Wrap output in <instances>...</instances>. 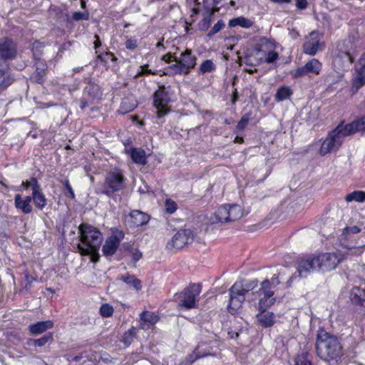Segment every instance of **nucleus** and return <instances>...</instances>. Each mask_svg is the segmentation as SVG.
I'll list each match as a JSON object with an SVG mask.
<instances>
[{
	"label": "nucleus",
	"instance_id": "f257e3e1",
	"mask_svg": "<svg viewBox=\"0 0 365 365\" xmlns=\"http://www.w3.org/2000/svg\"><path fill=\"white\" fill-rule=\"evenodd\" d=\"M344 260L339 252L320 253L317 256L302 258L298 262V272L300 277H307L313 271L329 272L334 269Z\"/></svg>",
	"mask_w": 365,
	"mask_h": 365
},
{
	"label": "nucleus",
	"instance_id": "f03ea898",
	"mask_svg": "<svg viewBox=\"0 0 365 365\" xmlns=\"http://www.w3.org/2000/svg\"><path fill=\"white\" fill-rule=\"evenodd\" d=\"M78 230L81 242L78 245V249L81 255H91L92 261L96 262L99 257L97 252L103 241L101 232L86 223L80 225Z\"/></svg>",
	"mask_w": 365,
	"mask_h": 365
},
{
	"label": "nucleus",
	"instance_id": "7ed1b4c3",
	"mask_svg": "<svg viewBox=\"0 0 365 365\" xmlns=\"http://www.w3.org/2000/svg\"><path fill=\"white\" fill-rule=\"evenodd\" d=\"M315 346L317 355L323 360L336 359L341 356L342 347L338 338L327 331L318 333Z\"/></svg>",
	"mask_w": 365,
	"mask_h": 365
},
{
	"label": "nucleus",
	"instance_id": "20e7f679",
	"mask_svg": "<svg viewBox=\"0 0 365 365\" xmlns=\"http://www.w3.org/2000/svg\"><path fill=\"white\" fill-rule=\"evenodd\" d=\"M274 50L275 44L272 40L264 36L253 38L252 57H255L259 63L275 62L279 58V53Z\"/></svg>",
	"mask_w": 365,
	"mask_h": 365
},
{
	"label": "nucleus",
	"instance_id": "39448f33",
	"mask_svg": "<svg viewBox=\"0 0 365 365\" xmlns=\"http://www.w3.org/2000/svg\"><path fill=\"white\" fill-rule=\"evenodd\" d=\"M243 212L237 205H225L217 208L207 217V221L211 225L227 223L236 221L242 217Z\"/></svg>",
	"mask_w": 365,
	"mask_h": 365
},
{
	"label": "nucleus",
	"instance_id": "423d86ee",
	"mask_svg": "<svg viewBox=\"0 0 365 365\" xmlns=\"http://www.w3.org/2000/svg\"><path fill=\"white\" fill-rule=\"evenodd\" d=\"M250 290V284L248 282L239 281L235 282L230 289V299L227 309L230 313L234 314L242 307L245 300V294Z\"/></svg>",
	"mask_w": 365,
	"mask_h": 365
},
{
	"label": "nucleus",
	"instance_id": "0eeeda50",
	"mask_svg": "<svg viewBox=\"0 0 365 365\" xmlns=\"http://www.w3.org/2000/svg\"><path fill=\"white\" fill-rule=\"evenodd\" d=\"M125 178L122 171L115 170L108 172L105 178L101 192L112 197L115 192L125 188Z\"/></svg>",
	"mask_w": 365,
	"mask_h": 365
},
{
	"label": "nucleus",
	"instance_id": "6e6552de",
	"mask_svg": "<svg viewBox=\"0 0 365 365\" xmlns=\"http://www.w3.org/2000/svg\"><path fill=\"white\" fill-rule=\"evenodd\" d=\"M195 234L190 229L180 230L167 242L166 247L170 250L180 249L185 245L192 243Z\"/></svg>",
	"mask_w": 365,
	"mask_h": 365
},
{
	"label": "nucleus",
	"instance_id": "1a4fd4ad",
	"mask_svg": "<svg viewBox=\"0 0 365 365\" xmlns=\"http://www.w3.org/2000/svg\"><path fill=\"white\" fill-rule=\"evenodd\" d=\"M201 292V286L199 284H192L186 287L181 293L182 299L178 304L179 308L191 309L195 307L196 298Z\"/></svg>",
	"mask_w": 365,
	"mask_h": 365
},
{
	"label": "nucleus",
	"instance_id": "9d476101",
	"mask_svg": "<svg viewBox=\"0 0 365 365\" xmlns=\"http://www.w3.org/2000/svg\"><path fill=\"white\" fill-rule=\"evenodd\" d=\"M175 62L172 66L175 72L187 73L196 65V57L192 54L190 49H186L180 58H175Z\"/></svg>",
	"mask_w": 365,
	"mask_h": 365
},
{
	"label": "nucleus",
	"instance_id": "9b49d317",
	"mask_svg": "<svg viewBox=\"0 0 365 365\" xmlns=\"http://www.w3.org/2000/svg\"><path fill=\"white\" fill-rule=\"evenodd\" d=\"M170 101L168 93L165 86H160L154 94L153 104L157 109V115L158 118L163 117L169 112L168 103Z\"/></svg>",
	"mask_w": 365,
	"mask_h": 365
},
{
	"label": "nucleus",
	"instance_id": "f8f14e48",
	"mask_svg": "<svg viewBox=\"0 0 365 365\" xmlns=\"http://www.w3.org/2000/svg\"><path fill=\"white\" fill-rule=\"evenodd\" d=\"M322 38V35L318 31H312L305 38L303 51L306 54L314 56L319 50L322 49V43H320Z\"/></svg>",
	"mask_w": 365,
	"mask_h": 365
},
{
	"label": "nucleus",
	"instance_id": "ddd939ff",
	"mask_svg": "<svg viewBox=\"0 0 365 365\" xmlns=\"http://www.w3.org/2000/svg\"><path fill=\"white\" fill-rule=\"evenodd\" d=\"M322 63L316 58L309 61L304 66L298 68L294 73L295 78L302 77L309 73L319 74L322 70Z\"/></svg>",
	"mask_w": 365,
	"mask_h": 365
},
{
	"label": "nucleus",
	"instance_id": "4468645a",
	"mask_svg": "<svg viewBox=\"0 0 365 365\" xmlns=\"http://www.w3.org/2000/svg\"><path fill=\"white\" fill-rule=\"evenodd\" d=\"M16 55V46L7 37L0 38V56L4 59H11Z\"/></svg>",
	"mask_w": 365,
	"mask_h": 365
},
{
	"label": "nucleus",
	"instance_id": "2eb2a0df",
	"mask_svg": "<svg viewBox=\"0 0 365 365\" xmlns=\"http://www.w3.org/2000/svg\"><path fill=\"white\" fill-rule=\"evenodd\" d=\"M86 86L83 89V95L88 98V101H93L101 96V91L98 83L94 79H86Z\"/></svg>",
	"mask_w": 365,
	"mask_h": 365
},
{
	"label": "nucleus",
	"instance_id": "dca6fc26",
	"mask_svg": "<svg viewBox=\"0 0 365 365\" xmlns=\"http://www.w3.org/2000/svg\"><path fill=\"white\" fill-rule=\"evenodd\" d=\"M257 322L264 328L272 327L275 323V316L274 313L267 310H259V313L256 316Z\"/></svg>",
	"mask_w": 365,
	"mask_h": 365
},
{
	"label": "nucleus",
	"instance_id": "f3484780",
	"mask_svg": "<svg viewBox=\"0 0 365 365\" xmlns=\"http://www.w3.org/2000/svg\"><path fill=\"white\" fill-rule=\"evenodd\" d=\"M359 68L356 69L357 75L354 80V86L359 89L365 84V53L359 59Z\"/></svg>",
	"mask_w": 365,
	"mask_h": 365
},
{
	"label": "nucleus",
	"instance_id": "a211bd4d",
	"mask_svg": "<svg viewBox=\"0 0 365 365\" xmlns=\"http://www.w3.org/2000/svg\"><path fill=\"white\" fill-rule=\"evenodd\" d=\"M338 126L346 136H349L357 131L363 130L365 127V123L362 120H359L346 125H339Z\"/></svg>",
	"mask_w": 365,
	"mask_h": 365
},
{
	"label": "nucleus",
	"instance_id": "6ab92c4d",
	"mask_svg": "<svg viewBox=\"0 0 365 365\" xmlns=\"http://www.w3.org/2000/svg\"><path fill=\"white\" fill-rule=\"evenodd\" d=\"M140 324L142 329H147L150 326L156 324L159 320V317L158 315H156L153 312L148 311H145L142 312L140 315Z\"/></svg>",
	"mask_w": 365,
	"mask_h": 365
},
{
	"label": "nucleus",
	"instance_id": "aec40b11",
	"mask_svg": "<svg viewBox=\"0 0 365 365\" xmlns=\"http://www.w3.org/2000/svg\"><path fill=\"white\" fill-rule=\"evenodd\" d=\"M13 82V78L8 72V65L0 63V91L7 88Z\"/></svg>",
	"mask_w": 365,
	"mask_h": 365
},
{
	"label": "nucleus",
	"instance_id": "412c9836",
	"mask_svg": "<svg viewBox=\"0 0 365 365\" xmlns=\"http://www.w3.org/2000/svg\"><path fill=\"white\" fill-rule=\"evenodd\" d=\"M339 145L336 144L335 140L331 135L330 133L328 134L327 138L324 140L320 148V154L322 155H325L327 153H329L333 151H336L339 148Z\"/></svg>",
	"mask_w": 365,
	"mask_h": 365
},
{
	"label": "nucleus",
	"instance_id": "4be33fe9",
	"mask_svg": "<svg viewBox=\"0 0 365 365\" xmlns=\"http://www.w3.org/2000/svg\"><path fill=\"white\" fill-rule=\"evenodd\" d=\"M354 62V58L349 51L339 50V53L334 57L333 63L334 66H339L344 67L346 63L351 64Z\"/></svg>",
	"mask_w": 365,
	"mask_h": 365
},
{
	"label": "nucleus",
	"instance_id": "5701e85b",
	"mask_svg": "<svg viewBox=\"0 0 365 365\" xmlns=\"http://www.w3.org/2000/svg\"><path fill=\"white\" fill-rule=\"evenodd\" d=\"M53 327V323L51 320L38 322L29 326V331L32 334H40Z\"/></svg>",
	"mask_w": 365,
	"mask_h": 365
},
{
	"label": "nucleus",
	"instance_id": "b1692460",
	"mask_svg": "<svg viewBox=\"0 0 365 365\" xmlns=\"http://www.w3.org/2000/svg\"><path fill=\"white\" fill-rule=\"evenodd\" d=\"M119 245V240L115 236L110 237L103 246V252L106 256L113 255Z\"/></svg>",
	"mask_w": 365,
	"mask_h": 365
},
{
	"label": "nucleus",
	"instance_id": "393cba45",
	"mask_svg": "<svg viewBox=\"0 0 365 365\" xmlns=\"http://www.w3.org/2000/svg\"><path fill=\"white\" fill-rule=\"evenodd\" d=\"M130 220L133 226L139 227L148 222L149 216L139 210H133L130 213Z\"/></svg>",
	"mask_w": 365,
	"mask_h": 365
},
{
	"label": "nucleus",
	"instance_id": "a878e982",
	"mask_svg": "<svg viewBox=\"0 0 365 365\" xmlns=\"http://www.w3.org/2000/svg\"><path fill=\"white\" fill-rule=\"evenodd\" d=\"M351 300L354 304H359L365 302V289L355 287L351 289Z\"/></svg>",
	"mask_w": 365,
	"mask_h": 365
},
{
	"label": "nucleus",
	"instance_id": "bb28decb",
	"mask_svg": "<svg viewBox=\"0 0 365 365\" xmlns=\"http://www.w3.org/2000/svg\"><path fill=\"white\" fill-rule=\"evenodd\" d=\"M32 198L36 207L42 210L46 205L47 200L42 190L32 193Z\"/></svg>",
	"mask_w": 365,
	"mask_h": 365
},
{
	"label": "nucleus",
	"instance_id": "cd10ccee",
	"mask_svg": "<svg viewBox=\"0 0 365 365\" xmlns=\"http://www.w3.org/2000/svg\"><path fill=\"white\" fill-rule=\"evenodd\" d=\"M130 158L133 162L136 163L143 165L146 162L145 153L141 149H132L130 151Z\"/></svg>",
	"mask_w": 365,
	"mask_h": 365
},
{
	"label": "nucleus",
	"instance_id": "c85d7f7f",
	"mask_svg": "<svg viewBox=\"0 0 365 365\" xmlns=\"http://www.w3.org/2000/svg\"><path fill=\"white\" fill-rule=\"evenodd\" d=\"M14 200L16 208L21 210L24 213L26 214L31 212L32 207L31 204L24 202L19 194L15 196Z\"/></svg>",
	"mask_w": 365,
	"mask_h": 365
},
{
	"label": "nucleus",
	"instance_id": "c756f323",
	"mask_svg": "<svg viewBox=\"0 0 365 365\" xmlns=\"http://www.w3.org/2000/svg\"><path fill=\"white\" fill-rule=\"evenodd\" d=\"M345 200L347 202L352 201L362 202L365 200V192L361 190L351 192L346 195Z\"/></svg>",
	"mask_w": 365,
	"mask_h": 365
},
{
	"label": "nucleus",
	"instance_id": "7c9ffc66",
	"mask_svg": "<svg viewBox=\"0 0 365 365\" xmlns=\"http://www.w3.org/2000/svg\"><path fill=\"white\" fill-rule=\"evenodd\" d=\"M294 365H312L309 353L303 351L297 354L294 359Z\"/></svg>",
	"mask_w": 365,
	"mask_h": 365
},
{
	"label": "nucleus",
	"instance_id": "2f4dec72",
	"mask_svg": "<svg viewBox=\"0 0 365 365\" xmlns=\"http://www.w3.org/2000/svg\"><path fill=\"white\" fill-rule=\"evenodd\" d=\"M292 94L291 88L288 86H282L277 89L275 93V99L282 101L288 98Z\"/></svg>",
	"mask_w": 365,
	"mask_h": 365
},
{
	"label": "nucleus",
	"instance_id": "473e14b6",
	"mask_svg": "<svg viewBox=\"0 0 365 365\" xmlns=\"http://www.w3.org/2000/svg\"><path fill=\"white\" fill-rule=\"evenodd\" d=\"M120 279L132 286L137 291L141 289V282L133 275L122 276Z\"/></svg>",
	"mask_w": 365,
	"mask_h": 365
},
{
	"label": "nucleus",
	"instance_id": "72a5a7b5",
	"mask_svg": "<svg viewBox=\"0 0 365 365\" xmlns=\"http://www.w3.org/2000/svg\"><path fill=\"white\" fill-rule=\"evenodd\" d=\"M336 142L337 145H341L344 138L346 136L341 129L337 126L334 130L329 133Z\"/></svg>",
	"mask_w": 365,
	"mask_h": 365
},
{
	"label": "nucleus",
	"instance_id": "f704fd0d",
	"mask_svg": "<svg viewBox=\"0 0 365 365\" xmlns=\"http://www.w3.org/2000/svg\"><path fill=\"white\" fill-rule=\"evenodd\" d=\"M237 25L242 27L249 28L251 26V22L248 19H245L244 17H238L236 19H231L229 22V26L231 27Z\"/></svg>",
	"mask_w": 365,
	"mask_h": 365
},
{
	"label": "nucleus",
	"instance_id": "c9c22d12",
	"mask_svg": "<svg viewBox=\"0 0 365 365\" xmlns=\"http://www.w3.org/2000/svg\"><path fill=\"white\" fill-rule=\"evenodd\" d=\"M136 334V329L134 327H132L131 329H128L127 331H125L123 336V342L125 345H130L131 341H133V338L135 337Z\"/></svg>",
	"mask_w": 365,
	"mask_h": 365
},
{
	"label": "nucleus",
	"instance_id": "e433bc0d",
	"mask_svg": "<svg viewBox=\"0 0 365 365\" xmlns=\"http://www.w3.org/2000/svg\"><path fill=\"white\" fill-rule=\"evenodd\" d=\"M275 302V299H268L263 297L259 302V310H267L268 307L272 306Z\"/></svg>",
	"mask_w": 365,
	"mask_h": 365
},
{
	"label": "nucleus",
	"instance_id": "4c0bfd02",
	"mask_svg": "<svg viewBox=\"0 0 365 365\" xmlns=\"http://www.w3.org/2000/svg\"><path fill=\"white\" fill-rule=\"evenodd\" d=\"M343 76L341 72L334 71L326 76L325 81L329 83H336L339 81Z\"/></svg>",
	"mask_w": 365,
	"mask_h": 365
},
{
	"label": "nucleus",
	"instance_id": "58836bf2",
	"mask_svg": "<svg viewBox=\"0 0 365 365\" xmlns=\"http://www.w3.org/2000/svg\"><path fill=\"white\" fill-rule=\"evenodd\" d=\"M53 340L52 334H48L45 336H43L42 338L33 340L32 344L36 346H43L46 344H47L49 341H51Z\"/></svg>",
	"mask_w": 365,
	"mask_h": 365
},
{
	"label": "nucleus",
	"instance_id": "ea45409f",
	"mask_svg": "<svg viewBox=\"0 0 365 365\" xmlns=\"http://www.w3.org/2000/svg\"><path fill=\"white\" fill-rule=\"evenodd\" d=\"M215 68V65L211 60L205 61L200 66V70L202 73L211 72Z\"/></svg>",
	"mask_w": 365,
	"mask_h": 365
},
{
	"label": "nucleus",
	"instance_id": "a19ab883",
	"mask_svg": "<svg viewBox=\"0 0 365 365\" xmlns=\"http://www.w3.org/2000/svg\"><path fill=\"white\" fill-rule=\"evenodd\" d=\"M100 313L103 317H109L113 313V308L108 304H104L100 308Z\"/></svg>",
	"mask_w": 365,
	"mask_h": 365
},
{
	"label": "nucleus",
	"instance_id": "79ce46f5",
	"mask_svg": "<svg viewBox=\"0 0 365 365\" xmlns=\"http://www.w3.org/2000/svg\"><path fill=\"white\" fill-rule=\"evenodd\" d=\"M42 48H43V45H42V43H41L39 42H35L33 45V47H32L33 54H34V58L38 61L40 60L41 56L42 54Z\"/></svg>",
	"mask_w": 365,
	"mask_h": 365
},
{
	"label": "nucleus",
	"instance_id": "37998d69",
	"mask_svg": "<svg viewBox=\"0 0 365 365\" xmlns=\"http://www.w3.org/2000/svg\"><path fill=\"white\" fill-rule=\"evenodd\" d=\"M45 65L41 62L38 61L36 65V72L38 76V78L36 79V81L38 83H41L43 81L42 76L45 74Z\"/></svg>",
	"mask_w": 365,
	"mask_h": 365
},
{
	"label": "nucleus",
	"instance_id": "c03bdc74",
	"mask_svg": "<svg viewBox=\"0 0 365 365\" xmlns=\"http://www.w3.org/2000/svg\"><path fill=\"white\" fill-rule=\"evenodd\" d=\"M165 206L166 212L170 214L174 213L177 210V204L171 200H167Z\"/></svg>",
	"mask_w": 365,
	"mask_h": 365
},
{
	"label": "nucleus",
	"instance_id": "a18cd8bd",
	"mask_svg": "<svg viewBox=\"0 0 365 365\" xmlns=\"http://www.w3.org/2000/svg\"><path fill=\"white\" fill-rule=\"evenodd\" d=\"M225 24L222 20H219L212 28V29L208 33L209 36H212L219 32L223 27Z\"/></svg>",
	"mask_w": 365,
	"mask_h": 365
},
{
	"label": "nucleus",
	"instance_id": "49530a36",
	"mask_svg": "<svg viewBox=\"0 0 365 365\" xmlns=\"http://www.w3.org/2000/svg\"><path fill=\"white\" fill-rule=\"evenodd\" d=\"M29 185L32 190V193L41 190L40 185L38 184L36 178H31L29 180Z\"/></svg>",
	"mask_w": 365,
	"mask_h": 365
},
{
	"label": "nucleus",
	"instance_id": "de8ad7c7",
	"mask_svg": "<svg viewBox=\"0 0 365 365\" xmlns=\"http://www.w3.org/2000/svg\"><path fill=\"white\" fill-rule=\"evenodd\" d=\"M35 280V278L31 276L28 272H24V282L25 289H29L31 287V283Z\"/></svg>",
	"mask_w": 365,
	"mask_h": 365
},
{
	"label": "nucleus",
	"instance_id": "09e8293b",
	"mask_svg": "<svg viewBox=\"0 0 365 365\" xmlns=\"http://www.w3.org/2000/svg\"><path fill=\"white\" fill-rule=\"evenodd\" d=\"M154 73H153L151 70L148 69V65H143V66H140L139 67V70L137 73V75L138 76H144V75L154 74Z\"/></svg>",
	"mask_w": 365,
	"mask_h": 365
},
{
	"label": "nucleus",
	"instance_id": "8fccbe9b",
	"mask_svg": "<svg viewBox=\"0 0 365 365\" xmlns=\"http://www.w3.org/2000/svg\"><path fill=\"white\" fill-rule=\"evenodd\" d=\"M211 15H212V14L210 15L209 17L205 18L204 19H202L200 21V23L199 24L200 28L202 31H206L209 28L210 24Z\"/></svg>",
	"mask_w": 365,
	"mask_h": 365
},
{
	"label": "nucleus",
	"instance_id": "3c124183",
	"mask_svg": "<svg viewBox=\"0 0 365 365\" xmlns=\"http://www.w3.org/2000/svg\"><path fill=\"white\" fill-rule=\"evenodd\" d=\"M73 19L75 21H80L83 19L86 20L88 19V14L87 13L77 11L73 14Z\"/></svg>",
	"mask_w": 365,
	"mask_h": 365
},
{
	"label": "nucleus",
	"instance_id": "603ef678",
	"mask_svg": "<svg viewBox=\"0 0 365 365\" xmlns=\"http://www.w3.org/2000/svg\"><path fill=\"white\" fill-rule=\"evenodd\" d=\"M361 232V229L358 226L346 227L344 229V233L356 234Z\"/></svg>",
	"mask_w": 365,
	"mask_h": 365
},
{
	"label": "nucleus",
	"instance_id": "864d4df0",
	"mask_svg": "<svg viewBox=\"0 0 365 365\" xmlns=\"http://www.w3.org/2000/svg\"><path fill=\"white\" fill-rule=\"evenodd\" d=\"M296 6L299 10L305 9L308 6L307 0H295Z\"/></svg>",
	"mask_w": 365,
	"mask_h": 365
},
{
	"label": "nucleus",
	"instance_id": "5fc2aeb1",
	"mask_svg": "<svg viewBox=\"0 0 365 365\" xmlns=\"http://www.w3.org/2000/svg\"><path fill=\"white\" fill-rule=\"evenodd\" d=\"M249 118L246 115L243 116L241 120L238 123L237 128L240 130L243 129L248 123Z\"/></svg>",
	"mask_w": 365,
	"mask_h": 365
},
{
	"label": "nucleus",
	"instance_id": "6e6d98bb",
	"mask_svg": "<svg viewBox=\"0 0 365 365\" xmlns=\"http://www.w3.org/2000/svg\"><path fill=\"white\" fill-rule=\"evenodd\" d=\"M125 46L128 49H134L137 46L136 41L135 39H128L125 42Z\"/></svg>",
	"mask_w": 365,
	"mask_h": 365
},
{
	"label": "nucleus",
	"instance_id": "4d7b16f0",
	"mask_svg": "<svg viewBox=\"0 0 365 365\" xmlns=\"http://www.w3.org/2000/svg\"><path fill=\"white\" fill-rule=\"evenodd\" d=\"M131 254L134 262L138 261L142 257V253L136 249L132 250Z\"/></svg>",
	"mask_w": 365,
	"mask_h": 365
},
{
	"label": "nucleus",
	"instance_id": "13d9d810",
	"mask_svg": "<svg viewBox=\"0 0 365 365\" xmlns=\"http://www.w3.org/2000/svg\"><path fill=\"white\" fill-rule=\"evenodd\" d=\"M64 185H65V187L66 189L67 190L68 192L69 193L70 195V197L73 199L75 197V194H74V192L68 182V180H66L65 182H64Z\"/></svg>",
	"mask_w": 365,
	"mask_h": 365
},
{
	"label": "nucleus",
	"instance_id": "bf43d9fd",
	"mask_svg": "<svg viewBox=\"0 0 365 365\" xmlns=\"http://www.w3.org/2000/svg\"><path fill=\"white\" fill-rule=\"evenodd\" d=\"M271 282L269 280H264L262 282V289H267L271 287Z\"/></svg>",
	"mask_w": 365,
	"mask_h": 365
},
{
	"label": "nucleus",
	"instance_id": "052dcab7",
	"mask_svg": "<svg viewBox=\"0 0 365 365\" xmlns=\"http://www.w3.org/2000/svg\"><path fill=\"white\" fill-rule=\"evenodd\" d=\"M274 295V292L271 290H265L264 292V297H267L268 299H272V296Z\"/></svg>",
	"mask_w": 365,
	"mask_h": 365
},
{
	"label": "nucleus",
	"instance_id": "680f3d73",
	"mask_svg": "<svg viewBox=\"0 0 365 365\" xmlns=\"http://www.w3.org/2000/svg\"><path fill=\"white\" fill-rule=\"evenodd\" d=\"M94 37L96 39V41L94 42V48L96 49L97 48L101 46V41H100V38H99V36L98 35H95Z\"/></svg>",
	"mask_w": 365,
	"mask_h": 365
},
{
	"label": "nucleus",
	"instance_id": "e2e57ef3",
	"mask_svg": "<svg viewBox=\"0 0 365 365\" xmlns=\"http://www.w3.org/2000/svg\"><path fill=\"white\" fill-rule=\"evenodd\" d=\"M272 2L277 4H289L292 0H270Z\"/></svg>",
	"mask_w": 365,
	"mask_h": 365
},
{
	"label": "nucleus",
	"instance_id": "0e129e2a",
	"mask_svg": "<svg viewBox=\"0 0 365 365\" xmlns=\"http://www.w3.org/2000/svg\"><path fill=\"white\" fill-rule=\"evenodd\" d=\"M172 55L170 54H167V55H165L163 57V60L165 61V62L167 63H169L172 61Z\"/></svg>",
	"mask_w": 365,
	"mask_h": 365
},
{
	"label": "nucleus",
	"instance_id": "69168bd1",
	"mask_svg": "<svg viewBox=\"0 0 365 365\" xmlns=\"http://www.w3.org/2000/svg\"><path fill=\"white\" fill-rule=\"evenodd\" d=\"M240 65H242L243 63H247V61H249V57L248 56H245V58H242V57H240Z\"/></svg>",
	"mask_w": 365,
	"mask_h": 365
},
{
	"label": "nucleus",
	"instance_id": "338daca9",
	"mask_svg": "<svg viewBox=\"0 0 365 365\" xmlns=\"http://www.w3.org/2000/svg\"><path fill=\"white\" fill-rule=\"evenodd\" d=\"M87 101H88V98L86 100H82L81 102V105H80V107L83 109L85 108L87 106H88V103H87Z\"/></svg>",
	"mask_w": 365,
	"mask_h": 365
},
{
	"label": "nucleus",
	"instance_id": "774afa93",
	"mask_svg": "<svg viewBox=\"0 0 365 365\" xmlns=\"http://www.w3.org/2000/svg\"><path fill=\"white\" fill-rule=\"evenodd\" d=\"M21 185L25 188V189H28L29 187H30V185H29V181H23L22 182V184Z\"/></svg>",
	"mask_w": 365,
	"mask_h": 365
}]
</instances>
